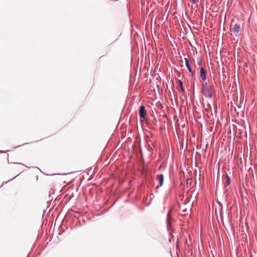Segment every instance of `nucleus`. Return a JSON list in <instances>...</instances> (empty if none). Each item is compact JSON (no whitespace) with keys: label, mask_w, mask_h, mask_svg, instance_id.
Returning <instances> with one entry per match:
<instances>
[{"label":"nucleus","mask_w":257,"mask_h":257,"mask_svg":"<svg viewBox=\"0 0 257 257\" xmlns=\"http://www.w3.org/2000/svg\"><path fill=\"white\" fill-rule=\"evenodd\" d=\"M202 86V92L203 95L206 97L211 98L214 93L213 86L206 82L203 83Z\"/></svg>","instance_id":"f257e3e1"},{"label":"nucleus","mask_w":257,"mask_h":257,"mask_svg":"<svg viewBox=\"0 0 257 257\" xmlns=\"http://www.w3.org/2000/svg\"><path fill=\"white\" fill-rule=\"evenodd\" d=\"M104 212L100 211V210H95L94 212H91V213H89L87 216V218L88 220H95L97 219V217L103 214Z\"/></svg>","instance_id":"f03ea898"},{"label":"nucleus","mask_w":257,"mask_h":257,"mask_svg":"<svg viewBox=\"0 0 257 257\" xmlns=\"http://www.w3.org/2000/svg\"><path fill=\"white\" fill-rule=\"evenodd\" d=\"M62 212L63 211H64L63 213L65 214V216H73L75 218H78L80 215V212L77 211H74V210H68L67 211H65L66 210H61Z\"/></svg>","instance_id":"7ed1b4c3"},{"label":"nucleus","mask_w":257,"mask_h":257,"mask_svg":"<svg viewBox=\"0 0 257 257\" xmlns=\"http://www.w3.org/2000/svg\"><path fill=\"white\" fill-rule=\"evenodd\" d=\"M139 113L141 117L144 119L145 118L146 115V112L144 106L141 105L140 107Z\"/></svg>","instance_id":"20e7f679"},{"label":"nucleus","mask_w":257,"mask_h":257,"mask_svg":"<svg viewBox=\"0 0 257 257\" xmlns=\"http://www.w3.org/2000/svg\"><path fill=\"white\" fill-rule=\"evenodd\" d=\"M170 210H169V211L167 213V215L166 224H167V227L168 229H169V227H170L171 220H172V217H171Z\"/></svg>","instance_id":"39448f33"},{"label":"nucleus","mask_w":257,"mask_h":257,"mask_svg":"<svg viewBox=\"0 0 257 257\" xmlns=\"http://www.w3.org/2000/svg\"><path fill=\"white\" fill-rule=\"evenodd\" d=\"M231 31L235 34H237L240 31V26L239 24H235L231 29Z\"/></svg>","instance_id":"423d86ee"},{"label":"nucleus","mask_w":257,"mask_h":257,"mask_svg":"<svg viewBox=\"0 0 257 257\" xmlns=\"http://www.w3.org/2000/svg\"><path fill=\"white\" fill-rule=\"evenodd\" d=\"M200 77L203 81H205L206 79V71L204 68L201 67L200 69Z\"/></svg>","instance_id":"0eeeda50"},{"label":"nucleus","mask_w":257,"mask_h":257,"mask_svg":"<svg viewBox=\"0 0 257 257\" xmlns=\"http://www.w3.org/2000/svg\"><path fill=\"white\" fill-rule=\"evenodd\" d=\"M157 179L159 181L160 186H162L164 182V176L163 174H159L157 176Z\"/></svg>","instance_id":"6e6552de"},{"label":"nucleus","mask_w":257,"mask_h":257,"mask_svg":"<svg viewBox=\"0 0 257 257\" xmlns=\"http://www.w3.org/2000/svg\"><path fill=\"white\" fill-rule=\"evenodd\" d=\"M184 60L185 61L186 66L187 68H188V70L189 71V72H191L192 74H194V71L192 70L191 66L189 64V62L188 59L185 58L184 59Z\"/></svg>","instance_id":"1a4fd4ad"},{"label":"nucleus","mask_w":257,"mask_h":257,"mask_svg":"<svg viewBox=\"0 0 257 257\" xmlns=\"http://www.w3.org/2000/svg\"><path fill=\"white\" fill-rule=\"evenodd\" d=\"M224 179H225V184L226 185H229L230 183V178L228 176H226L224 177Z\"/></svg>","instance_id":"9d476101"},{"label":"nucleus","mask_w":257,"mask_h":257,"mask_svg":"<svg viewBox=\"0 0 257 257\" xmlns=\"http://www.w3.org/2000/svg\"><path fill=\"white\" fill-rule=\"evenodd\" d=\"M179 83H180V86L181 87L182 90H183V86H182V83L181 81H179Z\"/></svg>","instance_id":"9b49d317"},{"label":"nucleus","mask_w":257,"mask_h":257,"mask_svg":"<svg viewBox=\"0 0 257 257\" xmlns=\"http://www.w3.org/2000/svg\"><path fill=\"white\" fill-rule=\"evenodd\" d=\"M219 214L220 215V216L221 217L222 214V210L220 209V210H219Z\"/></svg>","instance_id":"f8f14e48"},{"label":"nucleus","mask_w":257,"mask_h":257,"mask_svg":"<svg viewBox=\"0 0 257 257\" xmlns=\"http://www.w3.org/2000/svg\"><path fill=\"white\" fill-rule=\"evenodd\" d=\"M186 211H187V210H185V209L183 210V212H185Z\"/></svg>","instance_id":"ddd939ff"}]
</instances>
